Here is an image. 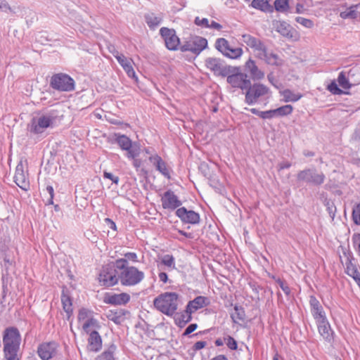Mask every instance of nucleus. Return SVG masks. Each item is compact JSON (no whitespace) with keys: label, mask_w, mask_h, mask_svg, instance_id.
Instances as JSON below:
<instances>
[{"label":"nucleus","mask_w":360,"mask_h":360,"mask_svg":"<svg viewBox=\"0 0 360 360\" xmlns=\"http://www.w3.org/2000/svg\"><path fill=\"white\" fill-rule=\"evenodd\" d=\"M53 123V119L48 115H42L39 118H33L29 125V131L34 134H41Z\"/></svg>","instance_id":"obj_14"},{"label":"nucleus","mask_w":360,"mask_h":360,"mask_svg":"<svg viewBox=\"0 0 360 360\" xmlns=\"http://www.w3.org/2000/svg\"><path fill=\"white\" fill-rule=\"evenodd\" d=\"M198 328V325L196 323L190 324L184 330L183 333V336H187L195 330Z\"/></svg>","instance_id":"obj_55"},{"label":"nucleus","mask_w":360,"mask_h":360,"mask_svg":"<svg viewBox=\"0 0 360 360\" xmlns=\"http://www.w3.org/2000/svg\"><path fill=\"white\" fill-rule=\"evenodd\" d=\"M139 156H135L134 158H128L129 159L133 160V166L136 168V171L139 170L143 163L141 159L137 158Z\"/></svg>","instance_id":"obj_57"},{"label":"nucleus","mask_w":360,"mask_h":360,"mask_svg":"<svg viewBox=\"0 0 360 360\" xmlns=\"http://www.w3.org/2000/svg\"><path fill=\"white\" fill-rule=\"evenodd\" d=\"M8 10H11V7L9 4L7 3L6 0L0 1V11H7Z\"/></svg>","instance_id":"obj_61"},{"label":"nucleus","mask_w":360,"mask_h":360,"mask_svg":"<svg viewBox=\"0 0 360 360\" xmlns=\"http://www.w3.org/2000/svg\"><path fill=\"white\" fill-rule=\"evenodd\" d=\"M159 278L160 280L163 282L164 283H167L168 281V276L165 272H160L159 274Z\"/></svg>","instance_id":"obj_63"},{"label":"nucleus","mask_w":360,"mask_h":360,"mask_svg":"<svg viewBox=\"0 0 360 360\" xmlns=\"http://www.w3.org/2000/svg\"><path fill=\"white\" fill-rule=\"evenodd\" d=\"M102 347V339L96 330L92 331L89 334L88 339L89 350L94 352H98Z\"/></svg>","instance_id":"obj_25"},{"label":"nucleus","mask_w":360,"mask_h":360,"mask_svg":"<svg viewBox=\"0 0 360 360\" xmlns=\"http://www.w3.org/2000/svg\"><path fill=\"white\" fill-rule=\"evenodd\" d=\"M162 263L168 267L174 268L175 262H174V258L172 255H165L162 259Z\"/></svg>","instance_id":"obj_45"},{"label":"nucleus","mask_w":360,"mask_h":360,"mask_svg":"<svg viewBox=\"0 0 360 360\" xmlns=\"http://www.w3.org/2000/svg\"><path fill=\"white\" fill-rule=\"evenodd\" d=\"M46 192L49 194V198L45 202L46 205H53V197H54V191L53 188L51 186H47L46 188Z\"/></svg>","instance_id":"obj_49"},{"label":"nucleus","mask_w":360,"mask_h":360,"mask_svg":"<svg viewBox=\"0 0 360 360\" xmlns=\"http://www.w3.org/2000/svg\"><path fill=\"white\" fill-rule=\"evenodd\" d=\"M295 20L297 22L301 24L302 25L307 28H311L314 26L313 21L307 18H304L302 17H297L295 18Z\"/></svg>","instance_id":"obj_47"},{"label":"nucleus","mask_w":360,"mask_h":360,"mask_svg":"<svg viewBox=\"0 0 360 360\" xmlns=\"http://www.w3.org/2000/svg\"><path fill=\"white\" fill-rule=\"evenodd\" d=\"M27 175L28 174L24 170L22 162L20 161L15 167L14 181L24 191H28L30 189V181Z\"/></svg>","instance_id":"obj_16"},{"label":"nucleus","mask_w":360,"mask_h":360,"mask_svg":"<svg viewBox=\"0 0 360 360\" xmlns=\"http://www.w3.org/2000/svg\"><path fill=\"white\" fill-rule=\"evenodd\" d=\"M293 110V107L291 105H285L274 109L276 117H283L290 115Z\"/></svg>","instance_id":"obj_37"},{"label":"nucleus","mask_w":360,"mask_h":360,"mask_svg":"<svg viewBox=\"0 0 360 360\" xmlns=\"http://www.w3.org/2000/svg\"><path fill=\"white\" fill-rule=\"evenodd\" d=\"M325 205L326 206V210L328 212L330 217L333 219L336 212V207L334 205V203L330 200H326Z\"/></svg>","instance_id":"obj_46"},{"label":"nucleus","mask_w":360,"mask_h":360,"mask_svg":"<svg viewBox=\"0 0 360 360\" xmlns=\"http://www.w3.org/2000/svg\"><path fill=\"white\" fill-rule=\"evenodd\" d=\"M241 40L247 46L259 53L262 49H264V44L259 39L249 34H243L241 36Z\"/></svg>","instance_id":"obj_24"},{"label":"nucleus","mask_w":360,"mask_h":360,"mask_svg":"<svg viewBox=\"0 0 360 360\" xmlns=\"http://www.w3.org/2000/svg\"><path fill=\"white\" fill-rule=\"evenodd\" d=\"M195 23L198 26L209 27V21L207 18L200 19L199 17H196L195 19Z\"/></svg>","instance_id":"obj_54"},{"label":"nucleus","mask_w":360,"mask_h":360,"mask_svg":"<svg viewBox=\"0 0 360 360\" xmlns=\"http://www.w3.org/2000/svg\"><path fill=\"white\" fill-rule=\"evenodd\" d=\"M96 323V320L91 318L86 321V322L83 324V329L85 331H87V329L91 326L94 325Z\"/></svg>","instance_id":"obj_59"},{"label":"nucleus","mask_w":360,"mask_h":360,"mask_svg":"<svg viewBox=\"0 0 360 360\" xmlns=\"http://www.w3.org/2000/svg\"><path fill=\"white\" fill-rule=\"evenodd\" d=\"M291 167V163L288 161L286 162H282L278 164V169L282 170L284 169H288Z\"/></svg>","instance_id":"obj_62"},{"label":"nucleus","mask_w":360,"mask_h":360,"mask_svg":"<svg viewBox=\"0 0 360 360\" xmlns=\"http://www.w3.org/2000/svg\"><path fill=\"white\" fill-rule=\"evenodd\" d=\"M58 345L55 342H44L37 348V353L42 360H49L57 352Z\"/></svg>","instance_id":"obj_18"},{"label":"nucleus","mask_w":360,"mask_h":360,"mask_svg":"<svg viewBox=\"0 0 360 360\" xmlns=\"http://www.w3.org/2000/svg\"><path fill=\"white\" fill-rule=\"evenodd\" d=\"M277 283L279 284L280 288L286 295H289L290 294V288L284 281L278 279Z\"/></svg>","instance_id":"obj_51"},{"label":"nucleus","mask_w":360,"mask_h":360,"mask_svg":"<svg viewBox=\"0 0 360 360\" xmlns=\"http://www.w3.org/2000/svg\"><path fill=\"white\" fill-rule=\"evenodd\" d=\"M90 313H91V311L89 310H88L85 308H82L79 311L78 321H82L86 319L89 317Z\"/></svg>","instance_id":"obj_50"},{"label":"nucleus","mask_w":360,"mask_h":360,"mask_svg":"<svg viewBox=\"0 0 360 360\" xmlns=\"http://www.w3.org/2000/svg\"><path fill=\"white\" fill-rule=\"evenodd\" d=\"M205 67L214 73V75L221 76L225 77L228 75V71L231 68L225 62L218 58L209 57L205 60Z\"/></svg>","instance_id":"obj_10"},{"label":"nucleus","mask_w":360,"mask_h":360,"mask_svg":"<svg viewBox=\"0 0 360 360\" xmlns=\"http://www.w3.org/2000/svg\"><path fill=\"white\" fill-rule=\"evenodd\" d=\"M309 304L312 316L316 321L321 319L324 320L326 318L322 306L315 296H310Z\"/></svg>","instance_id":"obj_23"},{"label":"nucleus","mask_w":360,"mask_h":360,"mask_svg":"<svg viewBox=\"0 0 360 360\" xmlns=\"http://www.w3.org/2000/svg\"><path fill=\"white\" fill-rule=\"evenodd\" d=\"M207 346V342L205 341H198V342H196L193 346V349L194 351H198L200 349H203L204 347H205Z\"/></svg>","instance_id":"obj_56"},{"label":"nucleus","mask_w":360,"mask_h":360,"mask_svg":"<svg viewBox=\"0 0 360 360\" xmlns=\"http://www.w3.org/2000/svg\"><path fill=\"white\" fill-rule=\"evenodd\" d=\"M245 68L254 80H260L264 77V72L258 68L255 62L251 58L245 63Z\"/></svg>","instance_id":"obj_26"},{"label":"nucleus","mask_w":360,"mask_h":360,"mask_svg":"<svg viewBox=\"0 0 360 360\" xmlns=\"http://www.w3.org/2000/svg\"><path fill=\"white\" fill-rule=\"evenodd\" d=\"M352 218L354 224L360 226V202L354 206Z\"/></svg>","instance_id":"obj_42"},{"label":"nucleus","mask_w":360,"mask_h":360,"mask_svg":"<svg viewBox=\"0 0 360 360\" xmlns=\"http://www.w3.org/2000/svg\"><path fill=\"white\" fill-rule=\"evenodd\" d=\"M117 61L120 63V65L122 67V68L124 70L128 77L131 78H136L135 71L132 66L134 63L132 59L127 58L124 55L122 56H118Z\"/></svg>","instance_id":"obj_29"},{"label":"nucleus","mask_w":360,"mask_h":360,"mask_svg":"<svg viewBox=\"0 0 360 360\" xmlns=\"http://www.w3.org/2000/svg\"><path fill=\"white\" fill-rule=\"evenodd\" d=\"M340 16L342 19H355L357 17V12L354 7H350L344 11L340 12Z\"/></svg>","instance_id":"obj_41"},{"label":"nucleus","mask_w":360,"mask_h":360,"mask_svg":"<svg viewBox=\"0 0 360 360\" xmlns=\"http://www.w3.org/2000/svg\"><path fill=\"white\" fill-rule=\"evenodd\" d=\"M226 75V82L231 87L245 91L251 82L246 73L242 72L240 67L231 66Z\"/></svg>","instance_id":"obj_4"},{"label":"nucleus","mask_w":360,"mask_h":360,"mask_svg":"<svg viewBox=\"0 0 360 360\" xmlns=\"http://www.w3.org/2000/svg\"><path fill=\"white\" fill-rule=\"evenodd\" d=\"M235 312L231 314V318L233 323H238L239 321H243L245 319V312L244 308L236 304L234 306Z\"/></svg>","instance_id":"obj_35"},{"label":"nucleus","mask_w":360,"mask_h":360,"mask_svg":"<svg viewBox=\"0 0 360 360\" xmlns=\"http://www.w3.org/2000/svg\"><path fill=\"white\" fill-rule=\"evenodd\" d=\"M283 96L285 102H295L297 101L301 97V94H295L290 89H285L283 91Z\"/></svg>","instance_id":"obj_40"},{"label":"nucleus","mask_w":360,"mask_h":360,"mask_svg":"<svg viewBox=\"0 0 360 360\" xmlns=\"http://www.w3.org/2000/svg\"><path fill=\"white\" fill-rule=\"evenodd\" d=\"M148 160L155 169L165 177L168 179L171 178L167 165L160 156L157 154L152 155L148 158Z\"/></svg>","instance_id":"obj_19"},{"label":"nucleus","mask_w":360,"mask_h":360,"mask_svg":"<svg viewBox=\"0 0 360 360\" xmlns=\"http://www.w3.org/2000/svg\"><path fill=\"white\" fill-rule=\"evenodd\" d=\"M319 333L324 340L330 342L333 340V331L326 318L316 321Z\"/></svg>","instance_id":"obj_22"},{"label":"nucleus","mask_w":360,"mask_h":360,"mask_svg":"<svg viewBox=\"0 0 360 360\" xmlns=\"http://www.w3.org/2000/svg\"><path fill=\"white\" fill-rule=\"evenodd\" d=\"M257 56L259 58L264 60L266 63L270 65L278 66L282 64V60L279 56L276 53H269L266 46H264V49H262L261 51L257 53Z\"/></svg>","instance_id":"obj_20"},{"label":"nucleus","mask_w":360,"mask_h":360,"mask_svg":"<svg viewBox=\"0 0 360 360\" xmlns=\"http://www.w3.org/2000/svg\"><path fill=\"white\" fill-rule=\"evenodd\" d=\"M112 143H116L122 150L127 151V158H134L139 156L141 148L137 143H132L131 140L124 134H114Z\"/></svg>","instance_id":"obj_7"},{"label":"nucleus","mask_w":360,"mask_h":360,"mask_svg":"<svg viewBox=\"0 0 360 360\" xmlns=\"http://www.w3.org/2000/svg\"><path fill=\"white\" fill-rule=\"evenodd\" d=\"M210 301L208 297L204 296H198L193 300L189 301L186 306L188 307L191 310L195 312L199 309L210 305Z\"/></svg>","instance_id":"obj_28"},{"label":"nucleus","mask_w":360,"mask_h":360,"mask_svg":"<svg viewBox=\"0 0 360 360\" xmlns=\"http://www.w3.org/2000/svg\"><path fill=\"white\" fill-rule=\"evenodd\" d=\"M224 342L226 346L231 350H237L238 343L236 340L231 336L227 335L224 338Z\"/></svg>","instance_id":"obj_44"},{"label":"nucleus","mask_w":360,"mask_h":360,"mask_svg":"<svg viewBox=\"0 0 360 360\" xmlns=\"http://www.w3.org/2000/svg\"><path fill=\"white\" fill-rule=\"evenodd\" d=\"M61 302L64 311L68 316H70L73 311L72 301L68 290L65 288H64L62 290Z\"/></svg>","instance_id":"obj_30"},{"label":"nucleus","mask_w":360,"mask_h":360,"mask_svg":"<svg viewBox=\"0 0 360 360\" xmlns=\"http://www.w3.org/2000/svg\"><path fill=\"white\" fill-rule=\"evenodd\" d=\"M179 295L176 292H165L154 299V307L167 316H172L178 307Z\"/></svg>","instance_id":"obj_3"},{"label":"nucleus","mask_w":360,"mask_h":360,"mask_svg":"<svg viewBox=\"0 0 360 360\" xmlns=\"http://www.w3.org/2000/svg\"><path fill=\"white\" fill-rule=\"evenodd\" d=\"M251 6L256 9L264 12H272L273 7L269 4V0H252Z\"/></svg>","instance_id":"obj_34"},{"label":"nucleus","mask_w":360,"mask_h":360,"mask_svg":"<svg viewBox=\"0 0 360 360\" xmlns=\"http://www.w3.org/2000/svg\"><path fill=\"white\" fill-rule=\"evenodd\" d=\"M161 202L162 208L172 211L179 209L182 205L181 201L172 190H167L163 193Z\"/></svg>","instance_id":"obj_15"},{"label":"nucleus","mask_w":360,"mask_h":360,"mask_svg":"<svg viewBox=\"0 0 360 360\" xmlns=\"http://www.w3.org/2000/svg\"><path fill=\"white\" fill-rule=\"evenodd\" d=\"M297 179L300 181L319 186L324 182L326 176L323 173H316L315 169H305L297 173Z\"/></svg>","instance_id":"obj_11"},{"label":"nucleus","mask_w":360,"mask_h":360,"mask_svg":"<svg viewBox=\"0 0 360 360\" xmlns=\"http://www.w3.org/2000/svg\"><path fill=\"white\" fill-rule=\"evenodd\" d=\"M176 215L183 223L197 224L200 222V214L193 210L181 207L176 210Z\"/></svg>","instance_id":"obj_17"},{"label":"nucleus","mask_w":360,"mask_h":360,"mask_svg":"<svg viewBox=\"0 0 360 360\" xmlns=\"http://www.w3.org/2000/svg\"><path fill=\"white\" fill-rule=\"evenodd\" d=\"M50 86L58 91H72L75 89L74 79L67 74H54L50 80Z\"/></svg>","instance_id":"obj_6"},{"label":"nucleus","mask_w":360,"mask_h":360,"mask_svg":"<svg viewBox=\"0 0 360 360\" xmlns=\"http://www.w3.org/2000/svg\"><path fill=\"white\" fill-rule=\"evenodd\" d=\"M144 18L148 26L153 30L157 27L162 21V16H157L153 13L146 14Z\"/></svg>","instance_id":"obj_33"},{"label":"nucleus","mask_w":360,"mask_h":360,"mask_svg":"<svg viewBox=\"0 0 360 360\" xmlns=\"http://www.w3.org/2000/svg\"><path fill=\"white\" fill-rule=\"evenodd\" d=\"M130 296L126 292L120 294H106L104 297L103 302L106 304H110L113 305H122L126 304L129 302Z\"/></svg>","instance_id":"obj_21"},{"label":"nucleus","mask_w":360,"mask_h":360,"mask_svg":"<svg viewBox=\"0 0 360 360\" xmlns=\"http://www.w3.org/2000/svg\"><path fill=\"white\" fill-rule=\"evenodd\" d=\"M274 117H276V115L275 114L274 110H269L266 111H262L261 113V118L262 119H271Z\"/></svg>","instance_id":"obj_52"},{"label":"nucleus","mask_w":360,"mask_h":360,"mask_svg":"<svg viewBox=\"0 0 360 360\" xmlns=\"http://www.w3.org/2000/svg\"><path fill=\"white\" fill-rule=\"evenodd\" d=\"M8 292V288L7 283L3 281V282H2V292H1V299L3 300V301L5 300L6 297L7 296Z\"/></svg>","instance_id":"obj_60"},{"label":"nucleus","mask_w":360,"mask_h":360,"mask_svg":"<svg viewBox=\"0 0 360 360\" xmlns=\"http://www.w3.org/2000/svg\"><path fill=\"white\" fill-rule=\"evenodd\" d=\"M274 8L276 11L286 12L289 9V0H275Z\"/></svg>","instance_id":"obj_39"},{"label":"nucleus","mask_w":360,"mask_h":360,"mask_svg":"<svg viewBox=\"0 0 360 360\" xmlns=\"http://www.w3.org/2000/svg\"><path fill=\"white\" fill-rule=\"evenodd\" d=\"M276 30L279 32L281 35L283 37H288V38H292L293 34L292 32V27L289 24L284 21H277L276 22Z\"/></svg>","instance_id":"obj_32"},{"label":"nucleus","mask_w":360,"mask_h":360,"mask_svg":"<svg viewBox=\"0 0 360 360\" xmlns=\"http://www.w3.org/2000/svg\"><path fill=\"white\" fill-rule=\"evenodd\" d=\"M116 349L115 345H110L108 349L104 351L99 356L100 360H115L114 353Z\"/></svg>","instance_id":"obj_38"},{"label":"nucleus","mask_w":360,"mask_h":360,"mask_svg":"<svg viewBox=\"0 0 360 360\" xmlns=\"http://www.w3.org/2000/svg\"><path fill=\"white\" fill-rule=\"evenodd\" d=\"M245 101L248 105H252L256 103L258 100L266 95L269 92V89L260 83L249 84V86L245 89Z\"/></svg>","instance_id":"obj_8"},{"label":"nucleus","mask_w":360,"mask_h":360,"mask_svg":"<svg viewBox=\"0 0 360 360\" xmlns=\"http://www.w3.org/2000/svg\"><path fill=\"white\" fill-rule=\"evenodd\" d=\"M207 46V40L202 37L194 36L179 47L182 52L190 51L195 55L200 54Z\"/></svg>","instance_id":"obj_9"},{"label":"nucleus","mask_w":360,"mask_h":360,"mask_svg":"<svg viewBox=\"0 0 360 360\" xmlns=\"http://www.w3.org/2000/svg\"><path fill=\"white\" fill-rule=\"evenodd\" d=\"M251 352L247 346L244 348H240L236 352V359L238 360H251Z\"/></svg>","instance_id":"obj_36"},{"label":"nucleus","mask_w":360,"mask_h":360,"mask_svg":"<svg viewBox=\"0 0 360 360\" xmlns=\"http://www.w3.org/2000/svg\"><path fill=\"white\" fill-rule=\"evenodd\" d=\"M127 314H129V311L125 309L109 310L106 313V317L115 324L120 325L124 321V316Z\"/></svg>","instance_id":"obj_27"},{"label":"nucleus","mask_w":360,"mask_h":360,"mask_svg":"<svg viewBox=\"0 0 360 360\" xmlns=\"http://www.w3.org/2000/svg\"><path fill=\"white\" fill-rule=\"evenodd\" d=\"M345 272L348 276L353 278L360 288V272L357 266L353 264L350 259H348L346 262Z\"/></svg>","instance_id":"obj_31"},{"label":"nucleus","mask_w":360,"mask_h":360,"mask_svg":"<svg viewBox=\"0 0 360 360\" xmlns=\"http://www.w3.org/2000/svg\"><path fill=\"white\" fill-rule=\"evenodd\" d=\"M160 34L163 38L166 47L171 51L177 50L180 45V39L174 29L162 27Z\"/></svg>","instance_id":"obj_13"},{"label":"nucleus","mask_w":360,"mask_h":360,"mask_svg":"<svg viewBox=\"0 0 360 360\" xmlns=\"http://www.w3.org/2000/svg\"><path fill=\"white\" fill-rule=\"evenodd\" d=\"M103 177L106 178V179H110L115 184H118L119 181H120V179H119L118 176H115L112 173L108 172L106 171H105L103 172Z\"/></svg>","instance_id":"obj_53"},{"label":"nucleus","mask_w":360,"mask_h":360,"mask_svg":"<svg viewBox=\"0 0 360 360\" xmlns=\"http://www.w3.org/2000/svg\"><path fill=\"white\" fill-rule=\"evenodd\" d=\"M192 313L193 311L191 310V309L188 307H186L185 310L181 314L179 318L182 319L183 325H186L188 322H190L192 319Z\"/></svg>","instance_id":"obj_43"},{"label":"nucleus","mask_w":360,"mask_h":360,"mask_svg":"<svg viewBox=\"0 0 360 360\" xmlns=\"http://www.w3.org/2000/svg\"><path fill=\"white\" fill-rule=\"evenodd\" d=\"M21 335L15 327H8L4 331V354L6 360H17L20 350Z\"/></svg>","instance_id":"obj_2"},{"label":"nucleus","mask_w":360,"mask_h":360,"mask_svg":"<svg viewBox=\"0 0 360 360\" xmlns=\"http://www.w3.org/2000/svg\"><path fill=\"white\" fill-rule=\"evenodd\" d=\"M215 48L224 56L232 59L238 58L242 56L243 52L241 48L231 47L229 41L224 38H219L217 39Z\"/></svg>","instance_id":"obj_12"},{"label":"nucleus","mask_w":360,"mask_h":360,"mask_svg":"<svg viewBox=\"0 0 360 360\" xmlns=\"http://www.w3.org/2000/svg\"><path fill=\"white\" fill-rule=\"evenodd\" d=\"M98 281L101 285L105 287H111L118 283L119 269L116 266V260L103 266Z\"/></svg>","instance_id":"obj_5"},{"label":"nucleus","mask_w":360,"mask_h":360,"mask_svg":"<svg viewBox=\"0 0 360 360\" xmlns=\"http://www.w3.org/2000/svg\"><path fill=\"white\" fill-rule=\"evenodd\" d=\"M116 266L119 269V278L121 284L124 286H134L141 283L145 274L136 267L129 266L127 259H116Z\"/></svg>","instance_id":"obj_1"},{"label":"nucleus","mask_w":360,"mask_h":360,"mask_svg":"<svg viewBox=\"0 0 360 360\" xmlns=\"http://www.w3.org/2000/svg\"><path fill=\"white\" fill-rule=\"evenodd\" d=\"M327 89L335 95H340L342 93V90L338 87L335 81H333L330 84H328Z\"/></svg>","instance_id":"obj_48"},{"label":"nucleus","mask_w":360,"mask_h":360,"mask_svg":"<svg viewBox=\"0 0 360 360\" xmlns=\"http://www.w3.org/2000/svg\"><path fill=\"white\" fill-rule=\"evenodd\" d=\"M127 259V262H128V260H131L133 262H137V255L135 252H127L124 254V258Z\"/></svg>","instance_id":"obj_58"},{"label":"nucleus","mask_w":360,"mask_h":360,"mask_svg":"<svg viewBox=\"0 0 360 360\" xmlns=\"http://www.w3.org/2000/svg\"><path fill=\"white\" fill-rule=\"evenodd\" d=\"M304 10L303 3L298 1L296 4V13H301L304 11Z\"/></svg>","instance_id":"obj_64"}]
</instances>
